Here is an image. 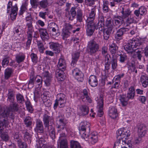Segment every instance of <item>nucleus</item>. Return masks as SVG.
<instances>
[{"instance_id": "7", "label": "nucleus", "mask_w": 148, "mask_h": 148, "mask_svg": "<svg viewBox=\"0 0 148 148\" xmlns=\"http://www.w3.org/2000/svg\"><path fill=\"white\" fill-rule=\"evenodd\" d=\"M117 140L114 144V147L117 148H127V147H132V145L130 142H125V139L122 140L120 137H117Z\"/></svg>"}, {"instance_id": "58", "label": "nucleus", "mask_w": 148, "mask_h": 148, "mask_svg": "<svg viewBox=\"0 0 148 148\" xmlns=\"http://www.w3.org/2000/svg\"><path fill=\"white\" fill-rule=\"evenodd\" d=\"M105 26L107 27V28H113L114 25L112 20L107 19L106 21Z\"/></svg>"}, {"instance_id": "64", "label": "nucleus", "mask_w": 148, "mask_h": 148, "mask_svg": "<svg viewBox=\"0 0 148 148\" xmlns=\"http://www.w3.org/2000/svg\"><path fill=\"white\" fill-rule=\"evenodd\" d=\"M119 56L120 59L119 61L121 63L124 62L127 59V57L125 54H121L119 55Z\"/></svg>"}, {"instance_id": "60", "label": "nucleus", "mask_w": 148, "mask_h": 148, "mask_svg": "<svg viewBox=\"0 0 148 148\" xmlns=\"http://www.w3.org/2000/svg\"><path fill=\"white\" fill-rule=\"evenodd\" d=\"M136 21L134 20V18L133 16H130L128 18L126 21V23L127 25L130 24L131 23H135Z\"/></svg>"}, {"instance_id": "1", "label": "nucleus", "mask_w": 148, "mask_h": 148, "mask_svg": "<svg viewBox=\"0 0 148 148\" xmlns=\"http://www.w3.org/2000/svg\"><path fill=\"white\" fill-rule=\"evenodd\" d=\"M143 40H138L137 39L133 38L129 40L128 42L124 46L125 50L129 54H132L137 49H143L144 45L142 42Z\"/></svg>"}, {"instance_id": "44", "label": "nucleus", "mask_w": 148, "mask_h": 148, "mask_svg": "<svg viewBox=\"0 0 148 148\" xmlns=\"http://www.w3.org/2000/svg\"><path fill=\"white\" fill-rule=\"evenodd\" d=\"M121 12L122 14V16L125 18L129 16L131 12L128 9L125 8L124 7H122Z\"/></svg>"}, {"instance_id": "4", "label": "nucleus", "mask_w": 148, "mask_h": 148, "mask_svg": "<svg viewBox=\"0 0 148 148\" xmlns=\"http://www.w3.org/2000/svg\"><path fill=\"white\" fill-rule=\"evenodd\" d=\"M103 94H101L99 97L95 99L97 101V116L99 117H101L103 114Z\"/></svg>"}, {"instance_id": "46", "label": "nucleus", "mask_w": 148, "mask_h": 148, "mask_svg": "<svg viewBox=\"0 0 148 148\" xmlns=\"http://www.w3.org/2000/svg\"><path fill=\"white\" fill-rule=\"evenodd\" d=\"M16 98L17 102L19 104H23L25 101L23 96L21 94H16Z\"/></svg>"}, {"instance_id": "8", "label": "nucleus", "mask_w": 148, "mask_h": 148, "mask_svg": "<svg viewBox=\"0 0 148 148\" xmlns=\"http://www.w3.org/2000/svg\"><path fill=\"white\" fill-rule=\"evenodd\" d=\"M82 136L86 140H88L87 139H88L89 143L92 144H94L96 143L98 140L97 136L96 134L94 133L88 134H86L85 132L83 133Z\"/></svg>"}, {"instance_id": "16", "label": "nucleus", "mask_w": 148, "mask_h": 148, "mask_svg": "<svg viewBox=\"0 0 148 148\" xmlns=\"http://www.w3.org/2000/svg\"><path fill=\"white\" fill-rule=\"evenodd\" d=\"M90 126V123L86 121H84L81 122L80 124L79 127V131L81 132L80 133H81V132H84L82 133L83 134V133H85V132L86 134V132L85 131L87 129L89 130L90 128L89 127Z\"/></svg>"}, {"instance_id": "47", "label": "nucleus", "mask_w": 148, "mask_h": 148, "mask_svg": "<svg viewBox=\"0 0 148 148\" xmlns=\"http://www.w3.org/2000/svg\"><path fill=\"white\" fill-rule=\"evenodd\" d=\"M122 105L123 106H126L128 103V99L124 95H121L119 99Z\"/></svg>"}, {"instance_id": "12", "label": "nucleus", "mask_w": 148, "mask_h": 148, "mask_svg": "<svg viewBox=\"0 0 148 148\" xmlns=\"http://www.w3.org/2000/svg\"><path fill=\"white\" fill-rule=\"evenodd\" d=\"M49 47L55 53H59L60 51L61 45L58 43L50 42L49 43Z\"/></svg>"}, {"instance_id": "36", "label": "nucleus", "mask_w": 148, "mask_h": 148, "mask_svg": "<svg viewBox=\"0 0 148 148\" xmlns=\"http://www.w3.org/2000/svg\"><path fill=\"white\" fill-rule=\"evenodd\" d=\"M36 42L38 48L40 53H43L45 49L43 43L41 40H37Z\"/></svg>"}, {"instance_id": "2", "label": "nucleus", "mask_w": 148, "mask_h": 148, "mask_svg": "<svg viewBox=\"0 0 148 148\" xmlns=\"http://www.w3.org/2000/svg\"><path fill=\"white\" fill-rule=\"evenodd\" d=\"M87 47L88 53L90 56L95 55L100 51L99 45L93 40L88 42Z\"/></svg>"}, {"instance_id": "29", "label": "nucleus", "mask_w": 148, "mask_h": 148, "mask_svg": "<svg viewBox=\"0 0 148 148\" xmlns=\"http://www.w3.org/2000/svg\"><path fill=\"white\" fill-rule=\"evenodd\" d=\"M45 140L43 138H40L39 139L38 144H37V148H48L49 147V144L45 143Z\"/></svg>"}, {"instance_id": "51", "label": "nucleus", "mask_w": 148, "mask_h": 148, "mask_svg": "<svg viewBox=\"0 0 148 148\" xmlns=\"http://www.w3.org/2000/svg\"><path fill=\"white\" fill-rule=\"evenodd\" d=\"M25 124L27 127H30L32 123V120L31 117L27 116L24 120Z\"/></svg>"}, {"instance_id": "10", "label": "nucleus", "mask_w": 148, "mask_h": 148, "mask_svg": "<svg viewBox=\"0 0 148 148\" xmlns=\"http://www.w3.org/2000/svg\"><path fill=\"white\" fill-rule=\"evenodd\" d=\"M42 76L45 86H49L51 82V77L49 72L47 71H44L42 73Z\"/></svg>"}, {"instance_id": "18", "label": "nucleus", "mask_w": 148, "mask_h": 148, "mask_svg": "<svg viewBox=\"0 0 148 148\" xmlns=\"http://www.w3.org/2000/svg\"><path fill=\"white\" fill-rule=\"evenodd\" d=\"M14 138L17 141L18 145L20 148H26L27 147L26 143L22 142L21 141L18 133L15 134L14 136Z\"/></svg>"}, {"instance_id": "27", "label": "nucleus", "mask_w": 148, "mask_h": 148, "mask_svg": "<svg viewBox=\"0 0 148 148\" xmlns=\"http://www.w3.org/2000/svg\"><path fill=\"white\" fill-rule=\"evenodd\" d=\"M52 120L51 117L46 114H45L43 116V121L45 127L50 126L49 122Z\"/></svg>"}, {"instance_id": "45", "label": "nucleus", "mask_w": 148, "mask_h": 148, "mask_svg": "<svg viewBox=\"0 0 148 148\" xmlns=\"http://www.w3.org/2000/svg\"><path fill=\"white\" fill-rule=\"evenodd\" d=\"M128 68L129 70H130L131 72H135L137 73V71L136 70L135 64L134 62H130L128 64Z\"/></svg>"}, {"instance_id": "34", "label": "nucleus", "mask_w": 148, "mask_h": 148, "mask_svg": "<svg viewBox=\"0 0 148 148\" xmlns=\"http://www.w3.org/2000/svg\"><path fill=\"white\" fill-rule=\"evenodd\" d=\"M7 101L10 103L14 102L15 96L14 94L10 90H8V93L7 94Z\"/></svg>"}, {"instance_id": "19", "label": "nucleus", "mask_w": 148, "mask_h": 148, "mask_svg": "<svg viewBox=\"0 0 148 148\" xmlns=\"http://www.w3.org/2000/svg\"><path fill=\"white\" fill-rule=\"evenodd\" d=\"M88 82L89 84L92 87L96 86L98 84L97 77L95 75H91L89 77Z\"/></svg>"}, {"instance_id": "20", "label": "nucleus", "mask_w": 148, "mask_h": 148, "mask_svg": "<svg viewBox=\"0 0 148 148\" xmlns=\"http://www.w3.org/2000/svg\"><path fill=\"white\" fill-rule=\"evenodd\" d=\"M72 61L71 65L73 67L75 66V64L79 58L80 52L76 51L72 55Z\"/></svg>"}, {"instance_id": "22", "label": "nucleus", "mask_w": 148, "mask_h": 148, "mask_svg": "<svg viewBox=\"0 0 148 148\" xmlns=\"http://www.w3.org/2000/svg\"><path fill=\"white\" fill-rule=\"evenodd\" d=\"M76 10L77 13L76 16L77 21L81 23H83L82 10L79 7L76 9Z\"/></svg>"}, {"instance_id": "59", "label": "nucleus", "mask_w": 148, "mask_h": 148, "mask_svg": "<svg viewBox=\"0 0 148 148\" xmlns=\"http://www.w3.org/2000/svg\"><path fill=\"white\" fill-rule=\"evenodd\" d=\"M30 3L32 8H36L39 5V2L38 0H30Z\"/></svg>"}, {"instance_id": "3", "label": "nucleus", "mask_w": 148, "mask_h": 148, "mask_svg": "<svg viewBox=\"0 0 148 148\" xmlns=\"http://www.w3.org/2000/svg\"><path fill=\"white\" fill-rule=\"evenodd\" d=\"M66 100V96L64 94L62 93L58 94L54 104V108L56 109L58 106L60 108L64 107L65 106Z\"/></svg>"}, {"instance_id": "35", "label": "nucleus", "mask_w": 148, "mask_h": 148, "mask_svg": "<svg viewBox=\"0 0 148 148\" xmlns=\"http://www.w3.org/2000/svg\"><path fill=\"white\" fill-rule=\"evenodd\" d=\"M109 114L110 116L112 118H116L118 116L117 109L114 107H112L110 110Z\"/></svg>"}, {"instance_id": "33", "label": "nucleus", "mask_w": 148, "mask_h": 148, "mask_svg": "<svg viewBox=\"0 0 148 148\" xmlns=\"http://www.w3.org/2000/svg\"><path fill=\"white\" fill-rule=\"evenodd\" d=\"M109 49L110 52L113 55V54L114 55L118 50V47L115 43H113L109 45Z\"/></svg>"}, {"instance_id": "32", "label": "nucleus", "mask_w": 148, "mask_h": 148, "mask_svg": "<svg viewBox=\"0 0 148 148\" xmlns=\"http://www.w3.org/2000/svg\"><path fill=\"white\" fill-rule=\"evenodd\" d=\"M47 131L49 132V135L51 138L53 139L56 138L55 128L52 125H50L47 127Z\"/></svg>"}, {"instance_id": "14", "label": "nucleus", "mask_w": 148, "mask_h": 148, "mask_svg": "<svg viewBox=\"0 0 148 148\" xmlns=\"http://www.w3.org/2000/svg\"><path fill=\"white\" fill-rule=\"evenodd\" d=\"M66 63L64 58L62 56H61L59 58L57 65L58 70L64 71L66 69Z\"/></svg>"}, {"instance_id": "21", "label": "nucleus", "mask_w": 148, "mask_h": 148, "mask_svg": "<svg viewBox=\"0 0 148 148\" xmlns=\"http://www.w3.org/2000/svg\"><path fill=\"white\" fill-rule=\"evenodd\" d=\"M36 123V126L35 129V131H36L38 133H43L44 127L42 121L40 119H37Z\"/></svg>"}, {"instance_id": "57", "label": "nucleus", "mask_w": 148, "mask_h": 148, "mask_svg": "<svg viewBox=\"0 0 148 148\" xmlns=\"http://www.w3.org/2000/svg\"><path fill=\"white\" fill-rule=\"evenodd\" d=\"M35 80H36V83H37L39 87H41L43 81V79L42 77L39 76H37L36 78H35Z\"/></svg>"}, {"instance_id": "40", "label": "nucleus", "mask_w": 148, "mask_h": 148, "mask_svg": "<svg viewBox=\"0 0 148 148\" xmlns=\"http://www.w3.org/2000/svg\"><path fill=\"white\" fill-rule=\"evenodd\" d=\"M59 143L60 148H68V144L67 139L64 138V139L58 140Z\"/></svg>"}, {"instance_id": "37", "label": "nucleus", "mask_w": 148, "mask_h": 148, "mask_svg": "<svg viewBox=\"0 0 148 148\" xmlns=\"http://www.w3.org/2000/svg\"><path fill=\"white\" fill-rule=\"evenodd\" d=\"M25 20L26 22V27L33 26L32 24V18L30 13H27V16L26 17Z\"/></svg>"}, {"instance_id": "13", "label": "nucleus", "mask_w": 148, "mask_h": 148, "mask_svg": "<svg viewBox=\"0 0 148 148\" xmlns=\"http://www.w3.org/2000/svg\"><path fill=\"white\" fill-rule=\"evenodd\" d=\"M96 7L95 6L91 9V11L89 13L88 16L86 20V23H94V21L95 19L96 15Z\"/></svg>"}, {"instance_id": "31", "label": "nucleus", "mask_w": 148, "mask_h": 148, "mask_svg": "<svg viewBox=\"0 0 148 148\" xmlns=\"http://www.w3.org/2000/svg\"><path fill=\"white\" fill-rule=\"evenodd\" d=\"M64 71L59 70H57L56 71V77L59 81H62L64 79L65 77L64 75Z\"/></svg>"}, {"instance_id": "25", "label": "nucleus", "mask_w": 148, "mask_h": 148, "mask_svg": "<svg viewBox=\"0 0 148 148\" xmlns=\"http://www.w3.org/2000/svg\"><path fill=\"white\" fill-rule=\"evenodd\" d=\"M25 58V56L24 53L20 52L15 56V60L18 64L23 62Z\"/></svg>"}, {"instance_id": "26", "label": "nucleus", "mask_w": 148, "mask_h": 148, "mask_svg": "<svg viewBox=\"0 0 148 148\" xmlns=\"http://www.w3.org/2000/svg\"><path fill=\"white\" fill-rule=\"evenodd\" d=\"M115 24L118 27H120L124 22L123 18L120 16H117L114 18Z\"/></svg>"}, {"instance_id": "61", "label": "nucleus", "mask_w": 148, "mask_h": 148, "mask_svg": "<svg viewBox=\"0 0 148 148\" xmlns=\"http://www.w3.org/2000/svg\"><path fill=\"white\" fill-rule=\"evenodd\" d=\"M0 136L1 139L5 141H7L9 139V136L7 132H3L1 133Z\"/></svg>"}, {"instance_id": "49", "label": "nucleus", "mask_w": 148, "mask_h": 148, "mask_svg": "<svg viewBox=\"0 0 148 148\" xmlns=\"http://www.w3.org/2000/svg\"><path fill=\"white\" fill-rule=\"evenodd\" d=\"M57 121H58L59 122V120H62V121H63L65 123V125L64 126V129H65V130L66 132L68 133V134H70V133L71 132V128L69 126H67L66 125V124L67 123V122L63 118L60 119V116H59L57 119Z\"/></svg>"}, {"instance_id": "42", "label": "nucleus", "mask_w": 148, "mask_h": 148, "mask_svg": "<svg viewBox=\"0 0 148 148\" xmlns=\"http://www.w3.org/2000/svg\"><path fill=\"white\" fill-rule=\"evenodd\" d=\"M71 148H81L80 143L77 141L71 140L70 141Z\"/></svg>"}, {"instance_id": "5", "label": "nucleus", "mask_w": 148, "mask_h": 148, "mask_svg": "<svg viewBox=\"0 0 148 148\" xmlns=\"http://www.w3.org/2000/svg\"><path fill=\"white\" fill-rule=\"evenodd\" d=\"M117 136L120 137L122 140L125 139V142L127 143L128 137L130 136L131 133L130 131L126 129L123 128H120L117 130L116 132Z\"/></svg>"}, {"instance_id": "63", "label": "nucleus", "mask_w": 148, "mask_h": 148, "mask_svg": "<svg viewBox=\"0 0 148 148\" xmlns=\"http://www.w3.org/2000/svg\"><path fill=\"white\" fill-rule=\"evenodd\" d=\"M138 10L140 13V15L143 16L146 14L147 10L145 7L144 6H141Z\"/></svg>"}, {"instance_id": "11", "label": "nucleus", "mask_w": 148, "mask_h": 148, "mask_svg": "<svg viewBox=\"0 0 148 148\" xmlns=\"http://www.w3.org/2000/svg\"><path fill=\"white\" fill-rule=\"evenodd\" d=\"M40 37L43 41L47 40L49 37L47 30L43 28H40L38 29Z\"/></svg>"}, {"instance_id": "15", "label": "nucleus", "mask_w": 148, "mask_h": 148, "mask_svg": "<svg viewBox=\"0 0 148 148\" xmlns=\"http://www.w3.org/2000/svg\"><path fill=\"white\" fill-rule=\"evenodd\" d=\"M86 31L88 36H92L94 31L95 28L94 27V23H86Z\"/></svg>"}, {"instance_id": "55", "label": "nucleus", "mask_w": 148, "mask_h": 148, "mask_svg": "<svg viewBox=\"0 0 148 148\" xmlns=\"http://www.w3.org/2000/svg\"><path fill=\"white\" fill-rule=\"evenodd\" d=\"M82 100L84 102H88L89 103L92 102V100L88 95L82 96Z\"/></svg>"}, {"instance_id": "28", "label": "nucleus", "mask_w": 148, "mask_h": 148, "mask_svg": "<svg viewBox=\"0 0 148 148\" xmlns=\"http://www.w3.org/2000/svg\"><path fill=\"white\" fill-rule=\"evenodd\" d=\"M135 94V91L134 87L131 86L129 89L128 92L127 94V97L128 99H132L134 98Z\"/></svg>"}, {"instance_id": "9", "label": "nucleus", "mask_w": 148, "mask_h": 148, "mask_svg": "<svg viewBox=\"0 0 148 148\" xmlns=\"http://www.w3.org/2000/svg\"><path fill=\"white\" fill-rule=\"evenodd\" d=\"M128 30L127 28L125 27L121 28L117 30L115 35V39L118 41L121 40L123 35Z\"/></svg>"}, {"instance_id": "39", "label": "nucleus", "mask_w": 148, "mask_h": 148, "mask_svg": "<svg viewBox=\"0 0 148 148\" xmlns=\"http://www.w3.org/2000/svg\"><path fill=\"white\" fill-rule=\"evenodd\" d=\"M117 58L114 56H112L111 61L112 68L113 70L115 69L117 66Z\"/></svg>"}, {"instance_id": "62", "label": "nucleus", "mask_w": 148, "mask_h": 148, "mask_svg": "<svg viewBox=\"0 0 148 148\" xmlns=\"http://www.w3.org/2000/svg\"><path fill=\"white\" fill-rule=\"evenodd\" d=\"M30 57L32 61L34 63H36L38 62V57L37 55L34 53H32L30 55Z\"/></svg>"}, {"instance_id": "24", "label": "nucleus", "mask_w": 148, "mask_h": 148, "mask_svg": "<svg viewBox=\"0 0 148 148\" xmlns=\"http://www.w3.org/2000/svg\"><path fill=\"white\" fill-rule=\"evenodd\" d=\"M19 105L16 102L14 101L10 103L9 109L12 112H17L19 110Z\"/></svg>"}, {"instance_id": "56", "label": "nucleus", "mask_w": 148, "mask_h": 148, "mask_svg": "<svg viewBox=\"0 0 148 148\" xmlns=\"http://www.w3.org/2000/svg\"><path fill=\"white\" fill-rule=\"evenodd\" d=\"M108 4L109 2L108 1H103V10L104 12H107L108 11L109 8L108 7Z\"/></svg>"}, {"instance_id": "53", "label": "nucleus", "mask_w": 148, "mask_h": 148, "mask_svg": "<svg viewBox=\"0 0 148 148\" xmlns=\"http://www.w3.org/2000/svg\"><path fill=\"white\" fill-rule=\"evenodd\" d=\"M47 0H42L39 2V5L42 8H45L48 5Z\"/></svg>"}, {"instance_id": "17", "label": "nucleus", "mask_w": 148, "mask_h": 148, "mask_svg": "<svg viewBox=\"0 0 148 148\" xmlns=\"http://www.w3.org/2000/svg\"><path fill=\"white\" fill-rule=\"evenodd\" d=\"M138 136L143 137L146 132V126L144 124H140L138 125Z\"/></svg>"}, {"instance_id": "30", "label": "nucleus", "mask_w": 148, "mask_h": 148, "mask_svg": "<svg viewBox=\"0 0 148 148\" xmlns=\"http://www.w3.org/2000/svg\"><path fill=\"white\" fill-rule=\"evenodd\" d=\"M140 81L144 88L147 87L148 85V77L145 75H142L140 78Z\"/></svg>"}, {"instance_id": "48", "label": "nucleus", "mask_w": 148, "mask_h": 148, "mask_svg": "<svg viewBox=\"0 0 148 148\" xmlns=\"http://www.w3.org/2000/svg\"><path fill=\"white\" fill-rule=\"evenodd\" d=\"M71 32L66 29H64L62 34V38L63 40H66V39L69 37L70 35Z\"/></svg>"}, {"instance_id": "52", "label": "nucleus", "mask_w": 148, "mask_h": 148, "mask_svg": "<svg viewBox=\"0 0 148 148\" xmlns=\"http://www.w3.org/2000/svg\"><path fill=\"white\" fill-rule=\"evenodd\" d=\"M80 109L81 111L82 114L83 115L87 114L88 113V108L85 105L81 106Z\"/></svg>"}, {"instance_id": "38", "label": "nucleus", "mask_w": 148, "mask_h": 148, "mask_svg": "<svg viewBox=\"0 0 148 148\" xmlns=\"http://www.w3.org/2000/svg\"><path fill=\"white\" fill-rule=\"evenodd\" d=\"M27 38H32L33 33L34 31L33 26L27 27Z\"/></svg>"}, {"instance_id": "50", "label": "nucleus", "mask_w": 148, "mask_h": 148, "mask_svg": "<svg viewBox=\"0 0 148 148\" xmlns=\"http://www.w3.org/2000/svg\"><path fill=\"white\" fill-rule=\"evenodd\" d=\"M138 49H137L136 51H134L136 54L134 55H133V57L134 58H136L139 60L140 61L141 60V58L142 57V52L140 50H138Z\"/></svg>"}, {"instance_id": "43", "label": "nucleus", "mask_w": 148, "mask_h": 148, "mask_svg": "<svg viewBox=\"0 0 148 148\" xmlns=\"http://www.w3.org/2000/svg\"><path fill=\"white\" fill-rule=\"evenodd\" d=\"M27 3H23L22 5L19 12L20 15H22L27 10Z\"/></svg>"}, {"instance_id": "41", "label": "nucleus", "mask_w": 148, "mask_h": 148, "mask_svg": "<svg viewBox=\"0 0 148 148\" xmlns=\"http://www.w3.org/2000/svg\"><path fill=\"white\" fill-rule=\"evenodd\" d=\"M94 27L96 29H98L99 31H103L104 29L105 25L104 23H94Z\"/></svg>"}, {"instance_id": "54", "label": "nucleus", "mask_w": 148, "mask_h": 148, "mask_svg": "<svg viewBox=\"0 0 148 148\" xmlns=\"http://www.w3.org/2000/svg\"><path fill=\"white\" fill-rule=\"evenodd\" d=\"M9 62V57L8 56L4 58L2 60V65L3 67H5L8 65Z\"/></svg>"}, {"instance_id": "23", "label": "nucleus", "mask_w": 148, "mask_h": 148, "mask_svg": "<svg viewBox=\"0 0 148 148\" xmlns=\"http://www.w3.org/2000/svg\"><path fill=\"white\" fill-rule=\"evenodd\" d=\"M14 72V70L12 68L8 67L5 70L4 76L5 79H9L11 77Z\"/></svg>"}, {"instance_id": "6", "label": "nucleus", "mask_w": 148, "mask_h": 148, "mask_svg": "<svg viewBox=\"0 0 148 148\" xmlns=\"http://www.w3.org/2000/svg\"><path fill=\"white\" fill-rule=\"evenodd\" d=\"M65 124L62 120H59V124L58 125L57 128V134H59V140L64 139L66 137V135L65 133L63 132V130L64 128V125Z\"/></svg>"}]
</instances>
